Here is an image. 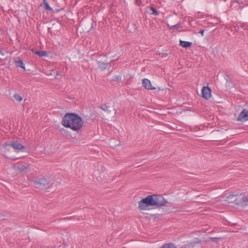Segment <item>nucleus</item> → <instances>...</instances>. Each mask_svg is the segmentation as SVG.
I'll use <instances>...</instances> for the list:
<instances>
[{"instance_id": "obj_17", "label": "nucleus", "mask_w": 248, "mask_h": 248, "mask_svg": "<svg viewBox=\"0 0 248 248\" xmlns=\"http://www.w3.org/2000/svg\"><path fill=\"white\" fill-rule=\"evenodd\" d=\"M99 108L108 113H110L111 112L110 110L109 109L110 107L107 106L106 104L102 105L101 106H100Z\"/></svg>"}, {"instance_id": "obj_21", "label": "nucleus", "mask_w": 248, "mask_h": 248, "mask_svg": "<svg viewBox=\"0 0 248 248\" xmlns=\"http://www.w3.org/2000/svg\"><path fill=\"white\" fill-rule=\"evenodd\" d=\"M181 27V24L180 23H178L175 25L172 26L171 27H170V29H178L180 28Z\"/></svg>"}, {"instance_id": "obj_7", "label": "nucleus", "mask_w": 248, "mask_h": 248, "mask_svg": "<svg viewBox=\"0 0 248 248\" xmlns=\"http://www.w3.org/2000/svg\"><path fill=\"white\" fill-rule=\"evenodd\" d=\"M202 97L206 99H209L211 95V90L208 86H204L202 90Z\"/></svg>"}, {"instance_id": "obj_22", "label": "nucleus", "mask_w": 248, "mask_h": 248, "mask_svg": "<svg viewBox=\"0 0 248 248\" xmlns=\"http://www.w3.org/2000/svg\"><path fill=\"white\" fill-rule=\"evenodd\" d=\"M113 80L120 82L122 80V77L119 75L116 76L114 77Z\"/></svg>"}, {"instance_id": "obj_13", "label": "nucleus", "mask_w": 248, "mask_h": 248, "mask_svg": "<svg viewBox=\"0 0 248 248\" xmlns=\"http://www.w3.org/2000/svg\"><path fill=\"white\" fill-rule=\"evenodd\" d=\"M235 29L236 31L237 30V29H239L240 28H241L243 29L244 30H247L248 29V25L247 23H238L236 24V26H234Z\"/></svg>"}, {"instance_id": "obj_14", "label": "nucleus", "mask_w": 248, "mask_h": 248, "mask_svg": "<svg viewBox=\"0 0 248 248\" xmlns=\"http://www.w3.org/2000/svg\"><path fill=\"white\" fill-rule=\"evenodd\" d=\"M192 45L191 42L180 40V45L184 48L190 47Z\"/></svg>"}, {"instance_id": "obj_8", "label": "nucleus", "mask_w": 248, "mask_h": 248, "mask_svg": "<svg viewBox=\"0 0 248 248\" xmlns=\"http://www.w3.org/2000/svg\"><path fill=\"white\" fill-rule=\"evenodd\" d=\"M97 63L98 68L101 71H104L106 69L108 70L111 67L110 64L108 62L105 63L101 61H97Z\"/></svg>"}, {"instance_id": "obj_9", "label": "nucleus", "mask_w": 248, "mask_h": 248, "mask_svg": "<svg viewBox=\"0 0 248 248\" xmlns=\"http://www.w3.org/2000/svg\"><path fill=\"white\" fill-rule=\"evenodd\" d=\"M142 85L147 90H155L156 89V88L152 86L151 81L147 78H144L142 80Z\"/></svg>"}, {"instance_id": "obj_1", "label": "nucleus", "mask_w": 248, "mask_h": 248, "mask_svg": "<svg viewBox=\"0 0 248 248\" xmlns=\"http://www.w3.org/2000/svg\"><path fill=\"white\" fill-rule=\"evenodd\" d=\"M83 121L76 113H66L62 118V124L66 128H70L73 131L79 130L83 125Z\"/></svg>"}, {"instance_id": "obj_18", "label": "nucleus", "mask_w": 248, "mask_h": 248, "mask_svg": "<svg viewBox=\"0 0 248 248\" xmlns=\"http://www.w3.org/2000/svg\"><path fill=\"white\" fill-rule=\"evenodd\" d=\"M35 54L38 55L40 57L46 56L47 55V52L46 51H37L35 52Z\"/></svg>"}, {"instance_id": "obj_11", "label": "nucleus", "mask_w": 248, "mask_h": 248, "mask_svg": "<svg viewBox=\"0 0 248 248\" xmlns=\"http://www.w3.org/2000/svg\"><path fill=\"white\" fill-rule=\"evenodd\" d=\"M30 165H21L17 166V169L20 172H27L29 170Z\"/></svg>"}, {"instance_id": "obj_2", "label": "nucleus", "mask_w": 248, "mask_h": 248, "mask_svg": "<svg viewBox=\"0 0 248 248\" xmlns=\"http://www.w3.org/2000/svg\"><path fill=\"white\" fill-rule=\"evenodd\" d=\"M152 195H148L139 202V209L140 210H146L149 207L154 206L155 204Z\"/></svg>"}, {"instance_id": "obj_6", "label": "nucleus", "mask_w": 248, "mask_h": 248, "mask_svg": "<svg viewBox=\"0 0 248 248\" xmlns=\"http://www.w3.org/2000/svg\"><path fill=\"white\" fill-rule=\"evenodd\" d=\"M237 121L241 122L248 121V110L243 109L237 117Z\"/></svg>"}, {"instance_id": "obj_4", "label": "nucleus", "mask_w": 248, "mask_h": 248, "mask_svg": "<svg viewBox=\"0 0 248 248\" xmlns=\"http://www.w3.org/2000/svg\"><path fill=\"white\" fill-rule=\"evenodd\" d=\"M155 204L154 206L155 207H160L165 206L168 203L167 201L164 199L163 196L161 195H152Z\"/></svg>"}, {"instance_id": "obj_19", "label": "nucleus", "mask_w": 248, "mask_h": 248, "mask_svg": "<svg viewBox=\"0 0 248 248\" xmlns=\"http://www.w3.org/2000/svg\"><path fill=\"white\" fill-rule=\"evenodd\" d=\"M44 4L45 5V9L46 10H51L52 11V9L49 6L48 2L46 1V0H43Z\"/></svg>"}, {"instance_id": "obj_3", "label": "nucleus", "mask_w": 248, "mask_h": 248, "mask_svg": "<svg viewBox=\"0 0 248 248\" xmlns=\"http://www.w3.org/2000/svg\"><path fill=\"white\" fill-rule=\"evenodd\" d=\"M3 147L5 152L10 151L11 148L16 152L22 151L25 148V147L17 141H13L11 143H4Z\"/></svg>"}, {"instance_id": "obj_16", "label": "nucleus", "mask_w": 248, "mask_h": 248, "mask_svg": "<svg viewBox=\"0 0 248 248\" xmlns=\"http://www.w3.org/2000/svg\"><path fill=\"white\" fill-rule=\"evenodd\" d=\"M160 248H177L176 246L172 243H169L167 244H164Z\"/></svg>"}, {"instance_id": "obj_23", "label": "nucleus", "mask_w": 248, "mask_h": 248, "mask_svg": "<svg viewBox=\"0 0 248 248\" xmlns=\"http://www.w3.org/2000/svg\"><path fill=\"white\" fill-rule=\"evenodd\" d=\"M238 194H231V195H230L229 196H228L227 197V198H228V199H230V198H232V197H234V196H238Z\"/></svg>"}, {"instance_id": "obj_5", "label": "nucleus", "mask_w": 248, "mask_h": 248, "mask_svg": "<svg viewBox=\"0 0 248 248\" xmlns=\"http://www.w3.org/2000/svg\"><path fill=\"white\" fill-rule=\"evenodd\" d=\"M49 183V180L45 177L37 178L34 182L35 187L39 189H44Z\"/></svg>"}, {"instance_id": "obj_26", "label": "nucleus", "mask_w": 248, "mask_h": 248, "mask_svg": "<svg viewBox=\"0 0 248 248\" xmlns=\"http://www.w3.org/2000/svg\"><path fill=\"white\" fill-rule=\"evenodd\" d=\"M5 157H7V158H11L13 161H15V160L16 159V158H11V157H10V156H7L6 155H5Z\"/></svg>"}, {"instance_id": "obj_25", "label": "nucleus", "mask_w": 248, "mask_h": 248, "mask_svg": "<svg viewBox=\"0 0 248 248\" xmlns=\"http://www.w3.org/2000/svg\"><path fill=\"white\" fill-rule=\"evenodd\" d=\"M204 30H201L199 31V33L201 34V35L203 36L204 34Z\"/></svg>"}, {"instance_id": "obj_24", "label": "nucleus", "mask_w": 248, "mask_h": 248, "mask_svg": "<svg viewBox=\"0 0 248 248\" xmlns=\"http://www.w3.org/2000/svg\"><path fill=\"white\" fill-rule=\"evenodd\" d=\"M220 239V238L219 237H211L210 239L212 241H216L217 240Z\"/></svg>"}, {"instance_id": "obj_10", "label": "nucleus", "mask_w": 248, "mask_h": 248, "mask_svg": "<svg viewBox=\"0 0 248 248\" xmlns=\"http://www.w3.org/2000/svg\"><path fill=\"white\" fill-rule=\"evenodd\" d=\"M235 204L241 205V206H246L247 204H244L246 202H248V197L244 196L240 200L235 199L234 201Z\"/></svg>"}, {"instance_id": "obj_20", "label": "nucleus", "mask_w": 248, "mask_h": 248, "mask_svg": "<svg viewBox=\"0 0 248 248\" xmlns=\"http://www.w3.org/2000/svg\"><path fill=\"white\" fill-rule=\"evenodd\" d=\"M14 98H15L16 100H17V101H19V102L21 101L22 100V99H23L22 97V96H20L19 94H14Z\"/></svg>"}, {"instance_id": "obj_27", "label": "nucleus", "mask_w": 248, "mask_h": 248, "mask_svg": "<svg viewBox=\"0 0 248 248\" xmlns=\"http://www.w3.org/2000/svg\"><path fill=\"white\" fill-rule=\"evenodd\" d=\"M140 2H141L140 0H136L135 2H136V4L140 5Z\"/></svg>"}, {"instance_id": "obj_12", "label": "nucleus", "mask_w": 248, "mask_h": 248, "mask_svg": "<svg viewBox=\"0 0 248 248\" xmlns=\"http://www.w3.org/2000/svg\"><path fill=\"white\" fill-rule=\"evenodd\" d=\"M15 62L16 65L17 67H20V68H23V69L25 70L24 63L21 60L17 58L16 60H15Z\"/></svg>"}, {"instance_id": "obj_15", "label": "nucleus", "mask_w": 248, "mask_h": 248, "mask_svg": "<svg viewBox=\"0 0 248 248\" xmlns=\"http://www.w3.org/2000/svg\"><path fill=\"white\" fill-rule=\"evenodd\" d=\"M148 12L151 14V15H158V12L156 10V9L153 7H148Z\"/></svg>"}]
</instances>
